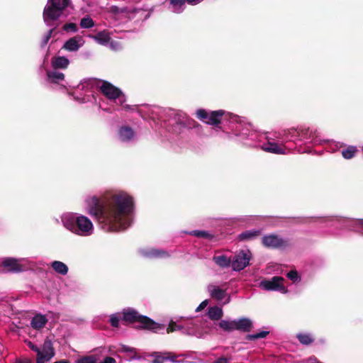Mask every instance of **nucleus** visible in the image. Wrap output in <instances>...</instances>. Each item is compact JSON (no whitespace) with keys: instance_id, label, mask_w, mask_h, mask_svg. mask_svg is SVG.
I'll use <instances>...</instances> for the list:
<instances>
[{"instance_id":"obj_45","label":"nucleus","mask_w":363,"mask_h":363,"mask_svg":"<svg viewBox=\"0 0 363 363\" xmlns=\"http://www.w3.org/2000/svg\"><path fill=\"white\" fill-rule=\"evenodd\" d=\"M287 277L293 281H296L298 279V275L297 272L291 271L287 274Z\"/></svg>"},{"instance_id":"obj_16","label":"nucleus","mask_w":363,"mask_h":363,"mask_svg":"<svg viewBox=\"0 0 363 363\" xmlns=\"http://www.w3.org/2000/svg\"><path fill=\"white\" fill-rule=\"evenodd\" d=\"M24 261V259H14L11 257L4 258L2 262V265L11 272H19L24 269L23 267L21 264V262Z\"/></svg>"},{"instance_id":"obj_34","label":"nucleus","mask_w":363,"mask_h":363,"mask_svg":"<svg viewBox=\"0 0 363 363\" xmlns=\"http://www.w3.org/2000/svg\"><path fill=\"white\" fill-rule=\"evenodd\" d=\"M357 152L355 146H349L342 151V155L345 159L349 160L352 158Z\"/></svg>"},{"instance_id":"obj_47","label":"nucleus","mask_w":363,"mask_h":363,"mask_svg":"<svg viewBox=\"0 0 363 363\" xmlns=\"http://www.w3.org/2000/svg\"><path fill=\"white\" fill-rule=\"evenodd\" d=\"M169 357H163L157 355L155 358L152 360V363H163L164 360L169 359Z\"/></svg>"},{"instance_id":"obj_41","label":"nucleus","mask_w":363,"mask_h":363,"mask_svg":"<svg viewBox=\"0 0 363 363\" xmlns=\"http://www.w3.org/2000/svg\"><path fill=\"white\" fill-rule=\"evenodd\" d=\"M191 235H194L199 238H208L210 237V234L203 230H194L191 233Z\"/></svg>"},{"instance_id":"obj_23","label":"nucleus","mask_w":363,"mask_h":363,"mask_svg":"<svg viewBox=\"0 0 363 363\" xmlns=\"http://www.w3.org/2000/svg\"><path fill=\"white\" fill-rule=\"evenodd\" d=\"M48 318L45 315L36 314L30 321L31 327L35 330H40L45 325Z\"/></svg>"},{"instance_id":"obj_12","label":"nucleus","mask_w":363,"mask_h":363,"mask_svg":"<svg viewBox=\"0 0 363 363\" xmlns=\"http://www.w3.org/2000/svg\"><path fill=\"white\" fill-rule=\"evenodd\" d=\"M223 113L224 112L222 110L211 111V113H208L204 109H199L196 111L197 117L210 125H218Z\"/></svg>"},{"instance_id":"obj_40","label":"nucleus","mask_w":363,"mask_h":363,"mask_svg":"<svg viewBox=\"0 0 363 363\" xmlns=\"http://www.w3.org/2000/svg\"><path fill=\"white\" fill-rule=\"evenodd\" d=\"M120 319H121V315L118 313L111 315V318H110L111 325L113 327H116V328L118 327Z\"/></svg>"},{"instance_id":"obj_27","label":"nucleus","mask_w":363,"mask_h":363,"mask_svg":"<svg viewBox=\"0 0 363 363\" xmlns=\"http://www.w3.org/2000/svg\"><path fill=\"white\" fill-rule=\"evenodd\" d=\"M223 315V311L221 307L211 306L208 309V316L213 320H220Z\"/></svg>"},{"instance_id":"obj_46","label":"nucleus","mask_w":363,"mask_h":363,"mask_svg":"<svg viewBox=\"0 0 363 363\" xmlns=\"http://www.w3.org/2000/svg\"><path fill=\"white\" fill-rule=\"evenodd\" d=\"M26 344L31 350H33L37 353V356H38L39 351H40V348L38 346H36L35 344L31 342L30 341H26Z\"/></svg>"},{"instance_id":"obj_26","label":"nucleus","mask_w":363,"mask_h":363,"mask_svg":"<svg viewBox=\"0 0 363 363\" xmlns=\"http://www.w3.org/2000/svg\"><path fill=\"white\" fill-rule=\"evenodd\" d=\"M185 0H170L169 9L173 13H180L185 9Z\"/></svg>"},{"instance_id":"obj_11","label":"nucleus","mask_w":363,"mask_h":363,"mask_svg":"<svg viewBox=\"0 0 363 363\" xmlns=\"http://www.w3.org/2000/svg\"><path fill=\"white\" fill-rule=\"evenodd\" d=\"M251 253L249 250H241L231 260V266L234 271H241L250 263Z\"/></svg>"},{"instance_id":"obj_17","label":"nucleus","mask_w":363,"mask_h":363,"mask_svg":"<svg viewBox=\"0 0 363 363\" xmlns=\"http://www.w3.org/2000/svg\"><path fill=\"white\" fill-rule=\"evenodd\" d=\"M139 252L143 257L147 258H164L169 257L168 252L154 248L140 249Z\"/></svg>"},{"instance_id":"obj_36","label":"nucleus","mask_w":363,"mask_h":363,"mask_svg":"<svg viewBox=\"0 0 363 363\" xmlns=\"http://www.w3.org/2000/svg\"><path fill=\"white\" fill-rule=\"evenodd\" d=\"M80 26L83 28H91L94 26V22L87 16L81 19Z\"/></svg>"},{"instance_id":"obj_31","label":"nucleus","mask_w":363,"mask_h":363,"mask_svg":"<svg viewBox=\"0 0 363 363\" xmlns=\"http://www.w3.org/2000/svg\"><path fill=\"white\" fill-rule=\"evenodd\" d=\"M218 326L224 331L230 332L235 330V321L229 320H222L218 323Z\"/></svg>"},{"instance_id":"obj_53","label":"nucleus","mask_w":363,"mask_h":363,"mask_svg":"<svg viewBox=\"0 0 363 363\" xmlns=\"http://www.w3.org/2000/svg\"><path fill=\"white\" fill-rule=\"evenodd\" d=\"M232 119H233V121H238V117L235 116H233V118Z\"/></svg>"},{"instance_id":"obj_19","label":"nucleus","mask_w":363,"mask_h":363,"mask_svg":"<svg viewBox=\"0 0 363 363\" xmlns=\"http://www.w3.org/2000/svg\"><path fill=\"white\" fill-rule=\"evenodd\" d=\"M69 65V59L64 56H54L51 59V66L54 69H66Z\"/></svg>"},{"instance_id":"obj_52","label":"nucleus","mask_w":363,"mask_h":363,"mask_svg":"<svg viewBox=\"0 0 363 363\" xmlns=\"http://www.w3.org/2000/svg\"><path fill=\"white\" fill-rule=\"evenodd\" d=\"M53 363H69V362L67 360H65V359H62V360L55 362Z\"/></svg>"},{"instance_id":"obj_51","label":"nucleus","mask_w":363,"mask_h":363,"mask_svg":"<svg viewBox=\"0 0 363 363\" xmlns=\"http://www.w3.org/2000/svg\"><path fill=\"white\" fill-rule=\"evenodd\" d=\"M15 363H30V360L26 359H16Z\"/></svg>"},{"instance_id":"obj_3","label":"nucleus","mask_w":363,"mask_h":363,"mask_svg":"<svg viewBox=\"0 0 363 363\" xmlns=\"http://www.w3.org/2000/svg\"><path fill=\"white\" fill-rule=\"evenodd\" d=\"M157 114L158 120H163L168 131L179 134L185 129L191 128L194 121L189 119L186 113L172 109H162L155 107L152 111Z\"/></svg>"},{"instance_id":"obj_15","label":"nucleus","mask_w":363,"mask_h":363,"mask_svg":"<svg viewBox=\"0 0 363 363\" xmlns=\"http://www.w3.org/2000/svg\"><path fill=\"white\" fill-rule=\"evenodd\" d=\"M262 244L267 247L279 248L286 246L284 240L277 235H268L262 238Z\"/></svg>"},{"instance_id":"obj_48","label":"nucleus","mask_w":363,"mask_h":363,"mask_svg":"<svg viewBox=\"0 0 363 363\" xmlns=\"http://www.w3.org/2000/svg\"><path fill=\"white\" fill-rule=\"evenodd\" d=\"M208 303V300H204V301H202V302L199 304V306L196 308V312H199V311H202L203 309H204V308L207 306Z\"/></svg>"},{"instance_id":"obj_30","label":"nucleus","mask_w":363,"mask_h":363,"mask_svg":"<svg viewBox=\"0 0 363 363\" xmlns=\"http://www.w3.org/2000/svg\"><path fill=\"white\" fill-rule=\"evenodd\" d=\"M213 260L217 265L223 268L228 267L231 264V259L223 255L214 256Z\"/></svg>"},{"instance_id":"obj_29","label":"nucleus","mask_w":363,"mask_h":363,"mask_svg":"<svg viewBox=\"0 0 363 363\" xmlns=\"http://www.w3.org/2000/svg\"><path fill=\"white\" fill-rule=\"evenodd\" d=\"M50 265L54 271L57 274L65 275L68 272L67 266L62 262L53 261Z\"/></svg>"},{"instance_id":"obj_2","label":"nucleus","mask_w":363,"mask_h":363,"mask_svg":"<svg viewBox=\"0 0 363 363\" xmlns=\"http://www.w3.org/2000/svg\"><path fill=\"white\" fill-rule=\"evenodd\" d=\"M235 135H238L243 144L247 146L259 147L265 152L274 154L286 153L284 146L275 142L276 140H280V133H275L271 137L266 133L253 130L249 123H239L236 126Z\"/></svg>"},{"instance_id":"obj_13","label":"nucleus","mask_w":363,"mask_h":363,"mask_svg":"<svg viewBox=\"0 0 363 363\" xmlns=\"http://www.w3.org/2000/svg\"><path fill=\"white\" fill-rule=\"evenodd\" d=\"M55 355L52 342L46 340L41 349H40L37 357L36 363H45L49 361Z\"/></svg>"},{"instance_id":"obj_7","label":"nucleus","mask_w":363,"mask_h":363,"mask_svg":"<svg viewBox=\"0 0 363 363\" xmlns=\"http://www.w3.org/2000/svg\"><path fill=\"white\" fill-rule=\"evenodd\" d=\"M315 133V132L309 128L298 130L290 129L284 130L283 135L281 134L280 140L281 143L288 141L308 143L314 140Z\"/></svg>"},{"instance_id":"obj_43","label":"nucleus","mask_w":363,"mask_h":363,"mask_svg":"<svg viewBox=\"0 0 363 363\" xmlns=\"http://www.w3.org/2000/svg\"><path fill=\"white\" fill-rule=\"evenodd\" d=\"M63 29L67 32L68 31L76 32L77 31V25L74 23H66L64 25Z\"/></svg>"},{"instance_id":"obj_25","label":"nucleus","mask_w":363,"mask_h":363,"mask_svg":"<svg viewBox=\"0 0 363 363\" xmlns=\"http://www.w3.org/2000/svg\"><path fill=\"white\" fill-rule=\"evenodd\" d=\"M90 37L98 43L103 45H108L111 39L110 33L106 30L99 32L96 35H91Z\"/></svg>"},{"instance_id":"obj_44","label":"nucleus","mask_w":363,"mask_h":363,"mask_svg":"<svg viewBox=\"0 0 363 363\" xmlns=\"http://www.w3.org/2000/svg\"><path fill=\"white\" fill-rule=\"evenodd\" d=\"M108 44H109L110 48L113 50H118L121 48V45L120 43L118 41L112 40V41L109 42Z\"/></svg>"},{"instance_id":"obj_28","label":"nucleus","mask_w":363,"mask_h":363,"mask_svg":"<svg viewBox=\"0 0 363 363\" xmlns=\"http://www.w3.org/2000/svg\"><path fill=\"white\" fill-rule=\"evenodd\" d=\"M350 230L359 232L363 234V219L345 220L344 221Z\"/></svg>"},{"instance_id":"obj_14","label":"nucleus","mask_w":363,"mask_h":363,"mask_svg":"<svg viewBox=\"0 0 363 363\" xmlns=\"http://www.w3.org/2000/svg\"><path fill=\"white\" fill-rule=\"evenodd\" d=\"M207 291L212 298H214L218 301L224 300L223 304H226L230 302V297L227 296L226 290L220 288L213 284H208L207 286Z\"/></svg>"},{"instance_id":"obj_9","label":"nucleus","mask_w":363,"mask_h":363,"mask_svg":"<svg viewBox=\"0 0 363 363\" xmlns=\"http://www.w3.org/2000/svg\"><path fill=\"white\" fill-rule=\"evenodd\" d=\"M284 279L281 277H273L271 279L262 280L259 286L266 291H279L282 294L287 293L288 290L284 285Z\"/></svg>"},{"instance_id":"obj_35","label":"nucleus","mask_w":363,"mask_h":363,"mask_svg":"<svg viewBox=\"0 0 363 363\" xmlns=\"http://www.w3.org/2000/svg\"><path fill=\"white\" fill-rule=\"evenodd\" d=\"M183 328H184V325L182 323H176V322H174L172 320V321H170V323L168 325V328H167V333H169L174 332L176 330H179L183 333Z\"/></svg>"},{"instance_id":"obj_20","label":"nucleus","mask_w":363,"mask_h":363,"mask_svg":"<svg viewBox=\"0 0 363 363\" xmlns=\"http://www.w3.org/2000/svg\"><path fill=\"white\" fill-rule=\"evenodd\" d=\"M135 136L133 130L128 126H122L118 130V138L121 141L130 142Z\"/></svg>"},{"instance_id":"obj_6","label":"nucleus","mask_w":363,"mask_h":363,"mask_svg":"<svg viewBox=\"0 0 363 363\" xmlns=\"http://www.w3.org/2000/svg\"><path fill=\"white\" fill-rule=\"evenodd\" d=\"M122 313L123 320L128 323H138L137 328H138L152 330L155 333H158L160 330L164 329V325L155 322L147 316L140 315L138 311L133 308H125Z\"/></svg>"},{"instance_id":"obj_42","label":"nucleus","mask_w":363,"mask_h":363,"mask_svg":"<svg viewBox=\"0 0 363 363\" xmlns=\"http://www.w3.org/2000/svg\"><path fill=\"white\" fill-rule=\"evenodd\" d=\"M138 11L136 9H129L128 7H123L120 9V12L127 14L128 18H131V13Z\"/></svg>"},{"instance_id":"obj_21","label":"nucleus","mask_w":363,"mask_h":363,"mask_svg":"<svg viewBox=\"0 0 363 363\" xmlns=\"http://www.w3.org/2000/svg\"><path fill=\"white\" fill-rule=\"evenodd\" d=\"M235 321V330H240L243 332H248L252 328V322L247 318H241Z\"/></svg>"},{"instance_id":"obj_1","label":"nucleus","mask_w":363,"mask_h":363,"mask_svg":"<svg viewBox=\"0 0 363 363\" xmlns=\"http://www.w3.org/2000/svg\"><path fill=\"white\" fill-rule=\"evenodd\" d=\"M88 213L94 217L101 228L107 232H118L128 228L132 223L133 200L123 191L85 199Z\"/></svg>"},{"instance_id":"obj_32","label":"nucleus","mask_w":363,"mask_h":363,"mask_svg":"<svg viewBox=\"0 0 363 363\" xmlns=\"http://www.w3.org/2000/svg\"><path fill=\"white\" fill-rule=\"evenodd\" d=\"M296 337L301 344L305 345H308L313 342V337L309 333H298Z\"/></svg>"},{"instance_id":"obj_8","label":"nucleus","mask_w":363,"mask_h":363,"mask_svg":"<svg viewBox=\"0 0 363 363\" xmlns=\"http://www.w3.org/2000/svg\"><path fill=\"white\" fill-rule=\"evenodd\" d=\"M100 89L109 100L114 101L119 105H122L125 101V97L121 91L109 82H104Z\"/></svg>"},{"instance_id":"obj_49","label":"nucleus","mask_w":363,"mask_h":363,"mask_svg":"<svg viewBox=\"0 0 363 363\" xmlns=\"http://www.w3.org/2000/svg\"><path fill=\"white\" fill-rule=\"evenodd\" d=\"M101 363H116V360L111 357H106Z\"/></svg>"},{"instance_id":"obj_24","label":"nucleus","mask_w":363,"mask_h":363,"mask_svg":"<svg viewBox=\"0 0 363 363\" xmlns=\"http://www.w3.org/2000/svg\"><path fill=\"white\" fill-rule=\"evenodd\" d=\"M92 81L88 80L84 81L82 82L79 85H78L77 89H85V96H75L74 94V98L76 101H79V103H84L86 101V99H85V96H89V95L88 93H91V91H89L90 87L91 86Z\"/></svg>"},{"instance_id":"obj_10","label":"nucleus","mask_w":363,"mask_h":363,"mask_svg":"<svg viewBox=\"0 0 363 363\" xmlns=\"http://www.w3.org/2000/svg\"><path fill=\"white\" fill-rule=\"evenodd\" d=\"M182 324L184 325L183 334L201 337L204 333H208V330L202 327L201 322L199 319L190 320Z\"/></svg>"},{"instance_id":"obj_4","label":"nucleus","mask_w":363,"mask_h":363,"mask_svg":"<svg viewBox=\"0 0 363 363\" xmlns=\"http://www.w3.org/2000/svg\"><path fill=\"white\" fill-rule=\"evenodd\" d=\"M61 220L63 225L67 230L78 235L89 236L94 232L92 222L85 216L74 213H65L62 214Z\"/></svg>"},{"instance_id":"obj_37","label":"nucleus","mask_w":363,"mask_h":363,"mask_svg":"<svg viewBox=\"0 0 363 363\" xmlns=\"http://www.w3.org/2000/svg\"><path fill=\"white\" fill-rule=\"evenodd\" d=\"M268 331H262L255 334L248 335L247 339L248 340H255L259 338H264L268 335Z\"/></svg>"},{"instance_id":"obj_39","label":"nucleus","mask_w":363,"mask_h":363,"mask_svg":"<svg viewBox=\"0 0 363 363\" xmlns=\"http://www.w3.org/2000/svg\"><path fill=\"white\" fill-rule=\"evenodd\" d=\"M76 363H97L96 359L94 356H86L79 358L77 360Z\"/></svg>"},{"instance_id":"obj_22","label":"nucleus","mask_w":363,"mask_h":363,"mask_svg":"<svg viewBox=\"0 0 363 363\" xmlns=\"http://www.w3.org/2000/svg\"><path fill=\"white\" fill-rule=\"evenodd\" d=\"M46 74L47 80L50 83L59 84L65 79V74L58 69L48 70Z\"/></svg>"},{"instance_id":"obj_5","label":"nucleus","mask_w":363,"mask_h":363,"mask_svg":"<svg viewBox=\"0 0 363 363\" xmlns=\"http://www.w3.org/2000/svg\"><path fill=\"white\" fill-rule=\"evenodd\" d=\"M70 6V0H48L43 11V20L48 26L57 27L58 20L66 17V11Z\"/></svg>"},{"instance_id":"obj_55","label":"nucleus","mask_w":363,"mask_h":363,"mask_svg":"<svg viewBox=\"0 0 363 363\" xmlns=\"http://www.w3.org/2000/svg\"><path fill=\"white\" fill-rule=\"evenodd\" d=\"M125 108H127V109L130 108L129 106H126Z\"/></svg>"},{"instance_id":"obj_54","label":"nucleus","mask_w":363,"mask_h":363,"mask_svg":"<svg viewBox=\"0 0 363 363\" xmlns=\"http://www.w3.org/2000/svg\"><path fill=\"white\" fill-rule=\"evenodd\" d=\"M125 350H127V351H128H128H131V350H130V349H129V348H128V347H127V348H125Z\"/></svg>"},{"instance_id":"obj_38","label":"nucleus","mask_w":363,"mask_h":363,"mask_svg":"<svg viewBox=\"0 0 363 363\" xmlns=\"http://www.w3.org/2000/svg\"><path fill=\"white\" fill-rule=\"evenodd\" d=\"M52 28L48 30V32L43 36V38L42 39V42H41L42 47H44L48 44V41L50 40V39L52 35V33H53L55 28H56L54 26H52Z\"/></svg>"},{"instance_id":"obj_18","label":"nucleus","mask_w":363,"mask_h":363,"mask_svg":"<svg viewBox=\"0 0 363 363\" xmlns=\"http://www.w3.org/2000/svg\"><path fill=\"white\" fill-rule=\"evenodd\" d=\"M84 41L80 37H73L67 40L64 45L63 48L69 52L77 51L82 45Z\"/></svg>"},{"instance_id":"obj_33","label":"nucleus","mask_w":363,"mask_h":363,"mask_svg":"<svg viewBox=\"0 0 363 363\" xmlns=\"http://www.w3.org/2000/svg\"><path fill=\"white\" fill-rule=\"evenodd\" d=\"M259 233V230H246L239 235V238L241 240H248L253 239L256 236H257Z\"/></svg>"},{"instance_id":"obj_50","label":"nucleus","mask_w":363,"mask_h":363,"mask_svg":"<svg viewBox=\"0 0 363 363\" xmlns=\"http://www.w3.org/2000/svg\"><path fill=\"white\" fill-rule=\"evenodd\" d=\"M213 363H228V360L225 357H220L216 359Z\"/></svg>"}]
</instances>
